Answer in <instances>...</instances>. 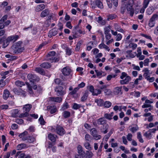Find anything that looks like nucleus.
<instances>
[{"label": "nucleus", "mask_w": 158, "mask_h": 158, "mask_svg": "<svg viewBox=\"0 0 158 158\" xmlns=\"http://www.w3.org/2000/svg\"><path fill=\"white\" fill-rule=\"evenodd\" d=\"M27 78L30 82H33L37 80V77L35 75L29 74L27 76Z\"/></svg>", "instance_id": "nucleus-11"}, {"label": "nucleus", "mask_w": 158, "mask_h": 158, "mask_svg": "<svg viewBox=\"0 0 158 158\" xmlns=\"http://www.w3.org/2000/svg\"><path fill=\"white\" fill-rule=\"evenodd\" d=\"M65 50L66 51V54L67 55L70 56L72 52L71 49L70 48H69V47H67L65 48Z\"/></svg>", "instance_id": "nucleus-40"}, {"label": "nucleus", "mask_w": 158, "mask_h": 158, "mask_svg": "<svg viewBox=\"0 0 158 158\" xmlns=\"http://www.w3.org/2000/svg\"><path fill=\"white\" fill-rule=\"evenodd\" d=\"M40 66L42 68L48 69L50 68L51 65V64L48 62H44L41 64Z\"/></svg>", "instance_id": "nucleus-30"}, {"label": "nucleus", "mask_w": 158, "mask_h": 158, "mask_svg": "<svg viewBox=\"0 0 158 158\" xmlns=\"http://www.w3.org/2000/svg\"><path fill=\"white\" fill-rule=\"evenodd\" d=\"M130 129V131L133 133L136 132L139 129V127L136 125L131 126Z\"/></svg>", "instance_id": "nucleus-26"}, {"label": "nucleus", "mask_w": 158, "mask_h": 158, "mask_svg": "<svg viewBox=\"0 0 158 158\" xmlns=\"http://www.w3.org/2000/svg\"><path fill=\"white\" fill-rule=\"evenodd\" d=\"M49 12L48 10L45 9L40 14V16L41 17H44L47 16L49 14Z\"/></svg>", "instance_id": "nucleus-32"}, {"label": "nucleus", "mask_w": 158, "mask_h": 158, "mask_svg": "<svg viewBox=\"0 0 158 158\" xmlns=\"http://www.w3.org/2000/svg\"><path fill=\"white\" fill-rule=\"evenodd\" d=\"M36 136V135H34L29 136L28 142L30 143H32L34 142L35 141Z\"/></svg>", "instance_id": "nucleus-21"}, {"label": "nucleus", "mask_w": 158, "mask_h": 158, "mask_svg": "<svg viewBox=\"0 0 158 158\" xmlns=\"http://www.w3.org/2000/svg\"><path fill=\"white\" fill-rule=\"evenodd\" d=\"M98 47L100 49L104 48L108 52L110 51V49L109 47L103 43H102L99 44L98 46Z\"/></svg>", "instance_id": "nucleus-29"}, {"label": "nucleus", "mask_w": 158, "mask_h": 158, "mask_svg": "<svg viewBox=\"0 0 158 158\" xmlns=\"http://www.w3.org/2000/svg\"><path fill=\"white\" fill-rule=\"evenodd\" d=\"M142 78H143L141 74L139 75V78H137L135 81L134 83L135 84H138V83L139 81V80L140 81V80H142Z\"/></svg>", "instance_id": "nucleus-56"}, {"label": "nucleus", "mask_w": 158, "mask_h": 158, "mask_svg": "<svg viewBox=\"0 0 158 158\" xmlns=\"http://www.w3.org/2000/svg\"><path fill=\"white\" fill-rule=\"evenodd\" d=\"M101 93V91L99 89H96L94 90V91L92 94L93 95H97Z\"/></svg>", "instance_id": "nucleus-46"}, {"label": "nucleus", "mask_w": 158, "mask_h": 158, "mask_svg": "<svg viewBox=\"0 0 158 158\" xmlns=\"http://www.w3.org/2000/svg\"><path fill=\"white\" fill-rule=\"evenodd\" d=\"M153 103L152 101L148 99H146L143 105L142 106V108H148L149 107H152L151 104Z\"/></svg>", "instance_id": "nucleus-10"}, {"label": "nucleus", "mask_w": 158, "mask_h": 158, "mask_svg": "<svg viewBox=\"0 0 158 158\" xmlns=\"http://www.w3.org/2000/svg\"><path fill=\"white\" fill-rule=\"evenodd\" d=\"M108 125L107 123L102 125L101 127V132L104 134L108 132Z\"/></svg>", "instance_id": "nucleus-15"}, {"label": "nucleus", "mask_w": 158, "mask_h": 158, "mask_svg": "<svg viewBox=\"0 0 158 158\" xmlns=\"http://www.w3.org/2000/svg\"><path fill=\"white\" fill-rule=\"evenodd\" d=\"M133 3V0H129L127 6V9L128 11L134 10L132 8Z\"/></svg>", "instance_id": "nucleus-16"}, {"label": "nucleus", "mask_w": 158, "mask_h": 158, "mask_svg": "<svg viewBox=\"0 0 158 158\" xmlns=\"http://www.w3.org/2000/svg\"><path fill=\"white\" fill-rule=\"evenodd\" d=\"M33 84L31 85H28V92H29V94L32 96H33L34 95H35V91H34V92H33L32 88V87L33 86Z\"/></svg>", "instance_id": "nucleus-27"}, {"label": "nucleus", "mask_w": 158, "mask_h": 158, "mask_svg": "<svg viewBox=\"0 0 158 158\" xmlns=\"http://www.w3.org/2000/svg\"><path fill=\"white\" fill-rule=\"evenodd\" d=\"M143 72H144L143 76L145 79H148V77L150 74V70L148 68H144L143 70Z\"/></svg>", "instance_id": "nucleus-18"}, {"label": "nucleus", "mask_w": 158, "mask_h": 158, "mask_svg": "<svg viewBox=\"0 0 158 158\" xmlns=\"http://www.w3.org/2000/svg\"><path fill=\"white\" fill-rule=\"evenodd\" d=\"M158 19V15L157 14H154L152 15V16L150 20L152 21L155 22V21L157 20Z\"/></svg>", "instance_id": "nucleus-41"}, {"label": "nucleus", "mask_w": 158, "mask_h": 158, "mask_svg": "<svg viewBox=\"0 0 158 158\" xmlns=\"http://www.w3.org/2000/svg\"><path fill=\"white\" fill-rule=\"evenodd\" d=\"M15 84L19 87H21L25 85L24 83L19 81H18L15 82Z\"/></svg>", "instance_id": "nucleus-42"}, {"label": "nucleus", "mask_w": 158, "mask_h": 158, "mask_svg": "<svg viewBox=\"0 0 158 158\" xmlns=\"http://www.w3.org/2000/svg\"><path fill=\"white\" fill-rule=\"evenodd\" d=\"M111 103L109 101H106L104 103V105L105 107L108 108L111 105Z\"/></svg>", "instance_id": "nucleus-50"}, {"label": "nucleus", "mask_w": 158, "mask_h": 158, "mask_svg": "<svg viewBox=\"0 0 158 158\" xmlns=\"http://www.w3.org/2000/svg\"><path fill=\"white\" fill-rule=\"evenodd\" d=\"M131 80V77L129 76H126L124 79L120 81L119 82L121 85H125L128 83Z\"/></svg>", "instance_id": "nucleus-13"}, {"label": "nucleus", "mask_w": 158, "mask_h": 158, "mask_svg": "<svg viewBox=\"0 0 158 158\" xmlns=\"http://www.w3.org/2000/svg\"><path fill=\"white\" fill-rule=\"evenodd\" d=\"M57 33V31L55 29H53L49 31L48 35L49 37H51L55 35Z\"/></svg>", "instance_id": "nucleus-23"}, {"label": "nucleus", "mask_w": 158, "mask_h": 158, "mask_svg": "<svg viewBox=\"0 0 158 158\" xmlns=\"http://www.w3.org/2000/svg\"><path fill=\"white\" fill-rule=\"evenodd\" d=\"M79 89V88L78 87L75 88L72 91L70 92V94L72 95H74L77 93Z\"/></svg>", "instance_id": "nucleus-52"}, {"label": "nucleus", "mask_w": 158, "mask_h": 158, "mask_svg": "<svg viewBox=\"0 0 158 158\" xmlns=\"http://www.w3.org/2000/svg\"><path fill=\"white\" fill-rule=\"evenodd\" d=\"M114 29L117 31L123 33V30L121 28L120 25L117 23H114Z\"/></svg>", "instance_id": "nucleus-24"}, {"label": "nucleus", "mask_w": 158, "mask_h": 158, "mask_svg": "<svg viewBox=\"0 0 158 158\" xmlns=\"http://www.w3.org/2000/svg\"><path fill=\"white\" fill-rule=\"evenodd\" d=\"M31 107L32 105L30 104H28L24 105L23 107V109L24 111L28 112L30 111Z\"/></svg>", "instance_id": "nucleus-20"}, {"label": "nucleus", "mask_w": 158, "mask_h": 158, "mask_svg": "<svg viewBox=\"0 0 158 158\" xmlns=\"http://www.w3.org/2000/svg\"><path fill=\"white\" fill-rule=\"evenodd\" d=\"M27 131H25L19 134V136L20 138L22 140L23 138L24 137L25 135H27Z\"/></svg>", "instance_id": "nucleus-54"}, {"label": "nucleus", "mask_w": 158, "mask_h": 158, "mask_svg": "<svg viewBox=\"0 0 158 158\" xmlns=\"http://www.w3.org/2000/svg\"><path fill=\"white\" fill-rule=\"evenodd\" d=\"M137 135V138L138 139L139 141L141 143H143L144 142V141L142 137L141 133L140 132H138Z\"/></svg>", "instance_id": "nucleus-43"}, {"label": "nucleus", "mask_w": 158, "mask_h": 158, "mask_svg": "<svg viewBox=\"0 0 158 158\" xmlns=\"http://www.w3.org/2000/svg\"><path fill=\"white\" fill-rule=\"evenodd\" d=\"M24 49V48L22 45V42L18 41L12 46L10 51L12 53L16 54L22 52Z\"/></svg>", "instance_id": "nucleus-1"}, {"label": "nucleus", "mask_w": 158, "mask_h": 158, "mask_svg": "<svg viewBox=\"0 0 158 158\" xmlns=\"http://www.w3.org/2000/svg\"><path fill=\"white\" fill-rule=\"evenodd\" d=\"M11 116L14 118H15L18 116L19 110L18 109L13 110L12 111Z\"/></svg>", "instance_id": "nucleus-34"}, {"label": "nucleus", "mask_w": 158, "mask_h": 158, "mask_svg": "<svg viewBox=\"0 0 158 158\" xmlns=\"http://www.w3.org/2000/svg\"><path fill=\"white\" fill-rule=\"evenodd\" d=\"M69 108V106L67 102H65L61 108L60 110L64 111Z\"/></svg>", "instance_id": "nucleus-28"}, {"label": "nucleus", "mask_w": 158, "mask_h": 158, "mask_svg": "<svg viewBox=\"0 0 158 158\" xmlns=\"http://www.w3.org/2000/svg\"><path fill=\"white\" fill-rule=\"evenodd\" d=\"M82 147L80 145H78L77 147V152L80 155L82 158H84L85 157V152L83 150Z\"/></svg>", "instance_id": "nucleus-6"}, {"label": "nucleus", "mask_w": 158, "mask_h": 158, "mask_svg": "<svg viewBox=\"0 0 158 158\" xmlns=\"http://www.w3.org/2000/svg\"><path fill=\"white\" fill-rule=\"evenodd\" d=\"M70 113L68 111H65L63 112L62 116L65 118H67L70 116Z\"/></svg>", "instance_id": "nucleus-36"}, {"label": "nucleus", "mask_w": 158, "mask_h": 158, "mask_svg": "<svg viewBox=\"0 0 158 158\" xmlns=\"http://www.w3.org/2000/svg\"><path fill=\"white\" fill-rule=\"evenodd\" d=\"M95 102L97 103L98 105V106H102L103 104V101L101 99H96L95 100Z\"/></svg>", "instance_id": "nucleus-48"}, {"label": "nucleus", "mask_w": 158, "mask_h": 158, "mask_svg": "<svg viewBox=\"0 0 158 158\" xmlns=\"http://www.w3.org/2000/svg\"><path fill=\"white\" fill-rule=\"evenodd\" d=\"M155 10V8L153 6L148 7L146 13L148 15H151Z\"/></svg>", "instance_id": "nucleus-22"}, {"label": "nucleus", "mask_w": 158, "mask_h": 158, "mask_svg": "<svg viewBox=\"0 0 158 158\" xmlns=\"http://www.w3.org/2000/svg\"><path fill=\"white\" fill-rule=\"evenodd\" d=\"M28 113L27 112H25V113L21 114L19 117L20 118H23L28 116Z\"/></svg>", "instance_id": "nucleus-58"}, {"label": "nucleus", "mask_w": 158, "mask_h": 158, "mask_svg": "<svg viewBox=\"0 0 158 158\" xmlns=\"http://www.w3.org/2000/svg\"><path fill=\"white\" fill-rule=\"evenodd\" d=\"M31 156L28 155H26L24 153L20 154L18 158H31Z\"/></svg>", "instance_id": "nucleus-38"}, {"label": "nucleus", "mask_w": 158, "mask_h": 158, "mask_svg": "<svg viewBox=\"0 0 158 158\" xmlns=\"http://www.w3.org/2000/svg\"><path fill=\"white\" fill-rule=\"evenodd\" d=\"M19 38V36L17 35L9 36L5 40H4L3 38H1L0 39V44H2V48H5L9 45L10 42L13 41L14 42H15Z\"/></svg>", "instance_id": "nucleus-2"}, {"label": "nucleus", "mask_w": 158, "mask_h": 158, "mask_svg": "<svg viewBox=\"0 0 158 158\" xmlns=\"http://www.w3.org/2000/svg\"><path fill=\"white\" fill-rule=\"evenodd\" d=\"M10 94V93L7 89H5L3 93V97L4 100H7L9 97Z\"/></svg>", "instance_id": "nucleus-19"}, {"label": "nucleus", "mask_w": 158, "mask_h": 158, "mask_svg": "<svg viewBox=\"0 0 158 158\" xmlns=\"http://www.w3.org/2000/svg\"><path fill=\"white\" fill-rule=\"evenodd\" d=\"M35 70L37 72L41 74H44V70L41 68H36Z\"/></svg>", "instance_id": "nucleus-44"}, {"label": "nucleus", "mask_w": 158, "mask_h": 158, "mask_svg": "<svg viewBox=\"0 0 158 158\" xmlns=\"http://www.w3.org/2000/svg\"><path fill=\"white\" fill-rule=\"evenodd\" d=\"M48 60L49 61L51 62H58L59 60V59L58 58L56 57H52L51 58L48 59Z\"/></svg>", "instance_id": "nucleus-37"}, {"label": "nucleus", "mask_w": 158, "mask_h": 158, "mask_svg": "<svg viewBox=\"0 0 158 158\" xmlns=\"http://www.w3.org/2000/svg\"><path fill=\"white\" fill-rule=\"evenodd\" d=\"M104 93L106 95H110L112 93V92L110 89H106L105 90Z\"/></svg>", "instance_id": "nucleus-63"}, {"label": "nucleus", "mask_w": 158, "mask_h": 158, "mask_svg": "<svg viewBox=\"0 0 158 158\" xmlns=\"http://www.w3.org/2000/svg\"><path fill=\"white\" fill-rule=\"evenodd\" d=\"M71 72V70L70 69L67 67L64 68L62 70V72L64 76L69 75Z\"/></svg>", "instance_id": "nucleus-9"}, {"label": "nucleus", "mask_w": 158, "mask_h": 158, "mask_svg": "<svg viewBox=\"0 0 158 158\" xmlns=\"http://www.w3.org/2000/svg\"><path fill=\"white\" fill-rule=\"evenodd\" d=\"M33 85L32 88L35 90V95H37L42 91V88L41 86H37L36 85Z\"/></svg>", "instance_id": "nucleus-8"}, {"label": "nucleus", "mask_w": 158, "mask_h": 158, "mask_svg": "<svg viewBox=\"0 0 158 158\" xmlns=\"http://www.w3.org/2000/svg\"><path fill=\"white\" fill-rule=\"evenodd\" d=\"M137 46V44L134 43H131L129 45V47L130 48H132L133 50L136 49Z\"/></svg>", "instance_id": "nucleus-53"}, {"label": "nucleus", "mask_w": 158, "mask_h": 158, "mask_svg": "<svg viewBox=\"0 0 158 158\" xmlns=\"http://www.w3.org/2000/svg\"><path fill=\"white\" fill-rule=\"evenodd\" d=\"M86 152V157H88V158H91L92 157L93 155V153L89 151H87Z\"/></svg>", "instance_id": "nucleus-47"}, {"label": "nucleus", "mask_w": 158, "mask_h": 158, "mask_svg": "<svg viewBox=\"0 0 158 158\" xmlns=\"http://www.w3.org/2000/svg\"><path fill=\"white\" fill-rule=\"evenodd\" d=\"M63 99L61 97H50L49 100L52 102L60 103L62 101Z\"/></svg>", "instance_id": "nucleus-7"}, {"label": "nucleus", "mask_w": 158, "mask_h": 158, "mask_svg": "<svg viewBox=\"0 0 158 158\" xmlns=\"http://www.w3.org/2000/svg\"><path fill=\"white\" fill-rule=\"evenodd\" d=\"M95 3L98 8L101 9L103 8L102 3L100 0H96L95 1Z\"/></svg>", "instance_id": "nucleus-35"}, {"label": "nucleus", "mask_w": 158, "mask_h": 158, "mask_svg": "<svg viewBox=\"0 0 158 158\" xmlns=\"http://www.w3.org/2000/svg\"><path fill=\"white\" fill-rule=\"evenodd\" d=\"M45 6L44 4H41L37 5L35 9V11H40L45 8Z\"/></svg>", "instance_id": "nucleus-25"}, {"label": "nucleus", "mask_w": 158, "mask_h": 158, "mask_svg": "<svg viewBox=\"0 0 158 158\" xmlns=\"http://www.w3.org/2000/svg\"><path fill=\"white\" fill-rule=\"evenodd\" d=\"M150 2L149 0H144L143 3V6L147 7Z\"/></svg>", "instance_id": "nucleus-60"}, {"label": "nucleus", "mask_w": 158, "mask_h": 158, "mask_svg": "<svg viewBox=\"0 0 158 158\" xmlns=\"http://www.w3.org/2000/svg\"><path fill=\"white\" fill-rule=\"evenodd\" d=\"M81 107V105L76 103H74L73 106V108L74 110H77Z\"/></svg>", "instance_id": "nucleus-49"}, {"label": "nucleus", "mask_w": 158, "mask_h": 158, "mask_svg": "<svg viewBox=\"0 0 158 158\" xmlns=\"http://www.w3.org/2000/svg\"><path fill=\"white\" fill-rule=\"evenodd\" d=\"M26 147V145L25 143H22L18 144L17 147V149L18 150H20Z\"/></svg>", "instance_id": "nucleus-33"}, {"label": "nucleus", "mask_w": 158, "mask_h": 158, "mask_svg": "<svg viewBox=\"0 0 158 158\" xmlns=\"http://www.w3.org/2000/svg\"><path fill=\"white\" fill-rule=\"evenodd\" d=\"M104 117L106 119L109 120H111L112 119V118L110 116L109 114L106 113L104 115Z\"/></svg>", "instance_id": "nucleus-62"}, {"label": "nucleus", "mask_w": 158, "mask_h": 158, "mask_svg": "<svg viewBox=\"0 0 158 158\" xmlns=\"http://www.w3.org/2000/svg\"><path fill=\"white\" fill-rule=\"evenodd\" d=\"M155 23L154 22L150 20L149 21L148 25L150 27H152L154 26Z\"/></svg>", "instance_id": "nucleus-64"}, {"label": "nucleus", "mask_w": 158, "mask_h": 158, "mask_svg": "<svg viewBox=\"0 0 158 158\" xmlns=\"http://www.w3.org/2000/svg\"><path fill=\"white\" fill-rule=\"evenodd\" d=\"M39 121L40 123V124L42 125H44L45 123L44 121L42 116H41L40 118L39 119Z\"/></svg>", "instance_id": "nucleus-55"}, {"label": "nucleus", "mask_w": 158, "mask_h": 158, "mask_svg": "<svg viewBox=\"0 0 158 158\" xmlns=\"http://www.w3.org/2000/svg\"><path fill=\"white\" fill-rule=\"evenodd\" d=\"M55 130L56 133L61 136L63 135L65 133L64 129L60 126H57Z\"/></svg>", "instance_id": "nucleus-4"}, {"label": "nucleus", "mask_w": 158, "mask_h": 158, "mask_svg": "<svg viewBox=\"0 0 158 158\" xmlns=\"http://www.w3.org/2000/svg\"><path fill=\"white\" fill-rule=\"evenodd\" d=\"M122 87L117 86L114 89L113 91L114 94L115 95H121L122 94Z\"/></svg>", "instance_id": "nucleus-12"}, {"label": "nucleus", "mask_w": 158, "mask_h": 158, "mask_svg": "<svg viewBox=\"0 0 158 158\" xmlns=\"http://www.w3.org/2000/svg\"><path fill=\"white\" fill-rule=\"evenodd\" d=\"M87 88L93 94L94 90V87L92 85H90L88 86Z\"/></svg>", "instance_id": "nucleus-61"}, {"label": "nucleus", "mask_w": 158, "mask_h": 158, "mask_svg": "<svg viewBox=\"0 0 158 158\" xmlns=\"http://www.w3.org/2000/svg\"><path fill=\"white\" fill-rule=\"evenodd\" d=\"M84 146L87 149L89 150H91L92 149V148L91 147L89 143L88 142H86L84 143Z\"/></svg>", "instance_id": "nucleus-39"}, {"label": "nucleus", "mask_w": 158, "mask_h": 158, "mask_svg": "<svg viewBox=\"0 0 158 158\" xmlns=\"http://www.w3.org/2000/svg\"><path fill=\"white\" fill-rule=\"evenodd\" d=\"M48 138L52 142H55L56 141V138H58V137L55 135H53L50 133L48 135Z\"/></svg>", "instance_id": "nucleus-17"}, {"label": "nucleus", "mask_w": 158, "mask_h": 158, "mask_svg": "<svg viewBox=\"0 0 158 158\" xmlns=\"http://www.w3.org/2000/svg\"><path fill=\"white\" fill-rule=\"evenodd\" d=\"M88 94L89 92L88 91H85L83 96L81 98V100L82 102H84L85 101L87 98Z\"/></svg>", "instance_id": "nucleus-31"}, {"label": "nucleus", "mask_w": 158, "mask_h": 158, "mask_svg": "<svg viewBox=\"0 0 158 158\" xmlns=\"http://www.w3.org/2000/svg\"><path fill=\"white\" fill-rule=\"evenodd\" d=\"M97 123L99 125H103L107 123V121L104 118H101L97 120Z\"/></svg>", "instance_id": "nucleus-14"}, {"label": "nucleus", "mask_w": 158, "mask_h": 158, "mask_svg": "<svg viewBox=\"0 0 158 158\" xmlns=\"http://www.w3.org/2000/svg\"><path fill=\"white\" fill-rule=\"evenodd\" d=\"M56 52L54 51L50 52L47 55L48 57L52 56L55 55Z\"/></svg>", "instance_id": "nucleus-59"}, {"label": "nucleus", "mask_w": 158, "mask_h": 158, "mask_svg": "<svg viewBox=\"0 0 158 158\" xmlns=\"http://www.w3.org/2000/svg\"><path fill=\"white\" fill-rule=\"evenodd\" d=\"M110 26H109L105 27L104 29V34H110Z\"/></svg>", "instance_id": "nucleus-45"}, {"label": "nucleus", "mask_w": 158, "mask_h": 158, "mask_svg": "<svg viewBox=\"0 0 158 158\" xmlns=\"http://www.w3.org/2000/svg\"><path fill=\"white\" fill-rule=\"evenodd\" d=\"M55 91L57 96H62L66 93V91L63 87L59 86L56 87L55 89Z\"/></svg>", "instance_id": "nucleus-3"}, {"label": "nucleus", "mask_w": 158, "mask_h": 158, "mask_svg": "<svg viewBox=\"0 0 158 158\" xmlns=\"http://www.w3.org/2000/svg\"><path fill=\"white\" fill-rule=\"evenodd\" d=\"M106 1L109 8H111L112 7V3L115 7L118 6V0H106Z\"/></svg>", "instance_id": "nucleus-5"}, {"label": "nucleus", "mask_w": 158, "mask_h": 158, "mask_svg": "<svg viewBox=\"0 0 158 158\" xmlns=\"http://www.w3.org/2000/svg\"><path fill=\"white\" fill-rule=\"evenodd\" d=\"M8 17L7 15H4L0 20V24H2L3 22L6 20Z\"/></svg>", "instance_id": "nucleus-51"}, {"label": "nucleus", "mask_w": 158, "mask_h": 158, "mask_svg": "<svg viewBox=\"0 0 158 158\" xmlns=\"http://www.w3.org/2000/svg\"><path fill=\"white\" fill-rule=\"evenodd\" d=\"M90 131L91 134L92 136L94 135L97 133V131L95 128H92Z\"/></svg>", "instance_id": "nucleus-57"}]
</instances>
